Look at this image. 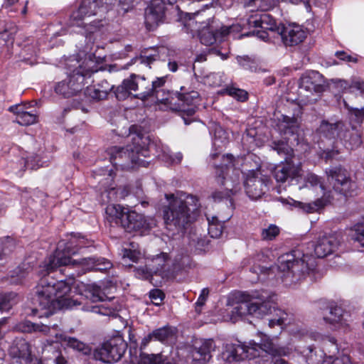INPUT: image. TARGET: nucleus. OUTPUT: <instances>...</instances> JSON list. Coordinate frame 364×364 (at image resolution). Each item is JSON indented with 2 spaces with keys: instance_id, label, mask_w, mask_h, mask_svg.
<instances>
[{
  "instance_id": "nucleus-3",
  "label": "nucleus",
  "mask_w": 364,
  "mask_h": 364,
  "mask_svg": "<svg viewBox=\"0 0 364 364\" xmlns=\"http://www.w3.org/2000/svg\"><path fill=\"white\" fill-rule=\"evenodd\" d=\"M92 242V240H89L80 235H72L66 243L63 241L60 242L53 255L48 257V262L46 264L47 270H53L60 266H75L77 264L87 266L90 269L99 271L110 269L111 262L103 257L82 258L79 261L71 258V256L77 254L80 249L90 247Z\"/></svg>"
},
{
  "instance_id": "nucleus-12",
  "label": "nucleus",
  "mask_w": 364,
  "mask_h": 364,
  "mask_svg": "<svg viewBox=\"0 0 364 364\" xmlns=\"http://www.w3.org/2000/svg\"><path fill=\"white\" fill-rule=\"evenodd\" d=\"M234 157L231 154L223 156V163L220 165L213 163L215 168V173L218 183L225 186L224 191H215L213 193L212 197L215 202L221 201L223 199H228L231 195L237 192L236 187L232 184V182L225 177V171L232 166Z\"/></svg>"
},
{
  "instance_id": "nucleus-43",
  "label": "nucleus",
  "mask_w": 364,
  "mask_h": 364,
  "mask_svg": "<svg viewBox=\"0 0 364 364\" xmlns=\"http://www.w3.org/2000/svg\"><path fill=\"white\" fill-rule=\"evenodd\" d=\"M223 225L218 222V218L213 217L209 221L208 233L212 237L218 238L223 233Z\"/></svg>"
},
{
  "instance_id": "nucleus-54",
  "label": "nucleus",
  "mask_w": 364,
  "mask_h": 364,
  "mask_svg": "<svg viewBox=\"0 0 364 364\" xmlns=\"http://www.w3.org/2000/svg\"><path fill=\"white\" fill-rule=\"evenodd\" d=\"M215 144H216V141L218 140H220L222 144H226L228 141V134L221 127H217L215 129Z\"/></svg>"
},
{
  "instance_id": "nucleus-20",
  "label": "nucleus",
  "mask_w": 364,
  "mask_h": 364,
  "mask_svg": "<svg viewBox=\"0 0 364 364\" xmlns=\"http://www.w3.org/2000/svg\"><path fill=\"white\" fill-rule=\"evenodd\" d=\"M104 6L99 3V0H82L77 11L70 16L71 26H81L80 21L87 16H91L102 12Z\"/></svg>"
},
{
  "instance_id": "nucleus-44",
  "label": "nucleus",
  "mask_w": 364,
  "mask_h": 364,
  "mask_svg": "<svg viewBox=\"0 0 364 364\" xmlns=\"http://www.w3.org/2000/svg\"><path fill=\"white\" fill-rule=\"evenodd\" d=\"M38 121V116L34 113L26 112L18 117H16L15 122L22 126H28L35 124Z\"/></svg>"
},
{
  "instance_id": "nucleus-42",
  "label": "nucleus",
  "mask_w": 364,
  "mask_h": 364,
  "mask_svg": "<svg viewBox=\"0 0 364 364\" xmlns=\"http://www.w3.org/2000/svg\"><path fill=\"white\" fill-rule=\"evenodd\" d=\"M347 133V136L345 139H343V141H345L344 146L346 147V149H353L360 146L362 144L360 134L358 133H350L348 129Z\"/></svg>"
},
{
  "instance_id": "nucleus-17",
  "label": "nucleus",
  "mask_w": 364,
  "mask_h": 364,
  "mask_svg": "<svg viewBox=\"0 0 364 364\" xmlns=\"http://www.w3.org/2000/svg\"><path fill=\"white\" fill-rule=\"evenodd\" d=\"M176 95L179 102V111L186 114L187 116L194 114L200 101L199 93L192 89L191 86L183 85L181 87L180 91L177 92Z\"/></svg>"
},
{
  "instance_id": "nucleus-29",
  "label": "nucleus",
  "mask_w": 364,
  "mask_h": 364,
  "mask_svg": "<svg viewBox=\"0 0 364 364\" xmlns=\"http://www.w3.org/2000/svg\"><path fill=\"white\" fill-rule=\"evenodd\" d=\"M176 338V329L172 327L165 326L154 331L145 337L141 342V346H146L151 340L155 339L162 343H169Z\"/></svg>"
},
{
  "instance_id": "nucleus-30",
  "label": "nucleus",
  "mask_w": 364,
  "mask_h": 364,
  "mask_svg": "<svg viewBox=\"0 0 364 364\" xmlns=\"http://www.w3.org/2000/svg\"><path fill=\"white\" fill-rule=\"evenodd\" d=\"M301 353L306 358L307 364H323L325 360L324 357L326 356L323 350L319 349L316 350L312 346H309L304 348Z\"/></svg>"
},
{
  "instance_id": "nucleus-62",
  "label": "nucleus",
  "mask_w": 364,
  "mask_h": 364,
  "mask_svg": "<svg viewBox=\"0 0 364 364\" xmlns=\"http://www.w3.org/2000/svg\"><path fill=\"white\" fill-rule=\"evenodd\" d=\"M267 31V30L261 28V30H258L257 31H253L252 34L257 35V36L259 38L262 39L264 41H269V33Z\"/></svg>"
},
{
  "instance_id": "nucleus-21",
  "label": "nucleus",
  "mask_w": 364,
  "mask_h": 364,
  "mask_svg": "<svg viewBox=\"0 0 364 364\" xmlns=\"http://www.w3.org/2000/svg\"><path fill=\"white\" fill-rule=\"evenodd\" d=\"M269 181L267 177L261 176L259 171L251 173L245 182L247 196L253 200L259 198L265 193Z\"/></svg>"
},
{
  "instance_id": "nucleus-39",
  "label": "nucleus",
  "mask_w": 364,
  "mask_h": 364,
  "mask_svg": "<svg viewBox=\"0 0 364 364\" xmlns=\"http://www.w3.org/2000/svg\"><path fill=\"white\" fill-rule=\"evenodd\" d=\"M105 84H108L107 81L105 82ZM107 87H105L104 90H100L95 88V87H87L85 90V94L86 96H88L91 99L94 100H102L107 98L109 90L112 88L107 85Z\"/></svg>"
},
{
  "instance_id": "nucleus-8",
  "label": "nucleus",
  "mask_w": 364,
  "mask_h": 364,
  "mask_svg": "<svg viewBox=\"0 0 364 364\" xmlns=\"http://www.w3.org/2000/svg\"><path fill=\"white\" fill-rule=\"evenodd\" d=\"M132 144L126 147L112 146L108 149L110 162L116 168L128 169L133 164L142 165L144 161L141 156L147 157L149 150L141 144L142 137L140 134H136L132 137Z\"/></svg>"
},
{
  "instance_id": "nucleus-57",
  "label": "nucleus",
  "mask_w": 364,
  "mask_h": 364,
  "mask_svg": "<svg viewBox=\"0 0 364 364\" xmlns=\"http://www.w3.org/2000/svg\"><path fill=\"white\" fill-rule=\"evenodd\" d=\"M349 88L358 90V91H360L361 95H363L364 94V81L360 80L357 78H353L351 80Z\"/></svg>"
},
{
  "instance_id": "nucleus-34",
  "label": "nucleus",
  "mask_w": 364,
  "mask_h": 364,
  "mask_svg": "<svg viewBox=\"0 0 364 364\" xmlns=\"http://www.w3.org/2000/svg\"><path fill=\"white\" fill-rule=\"evenodd\" d=\"M271 146L279 155L284 156V160L296 159L294 150L287 142L284 141H274Z\"/></svg>"
},
{
  "instance_id": "nucleus-36",
  "label": "nucleus",
  "mask_w": 364,
  "mask_h": 364,
  "mask_svg": "<svg viewBox=\"0 0 364 364\" xmlns=\"http://www.w3.org/2000/svg\"><path fill=\"white\" fill-rule=\"evenodd\" d=\"M166 80V77H159L156 80L149 81V85L146 86V90H149V97H155L157 100H163L164 98H159V92L162 90Z\"/></svg>"
},
{
  "instance_id": "nucleus-48",
  "label": "nucleus",
  "mask_w": 364,
  "mask_h": 364,
  "mask_svg": "<svg viewBox=\"0 0 364 364\" xmlns=\"http://www.w3.org/2000/svg\"><path fill=\"white\" fill-rule=\"evenodd\" d=\"M43 364H69L67 358L60 351H56L46 363Z\"/></svg>"
},
{
  "instance_id": "nucleus-1",
  "label": "nucleus",
  "mask_w": 364,
  "mask_h": 364,
  "mask_svg": "<svg viewBox=\"0 0 364 364\" xmlns=\"http://www.w3.org/2000/svg\"><path fill=\"white\" fill-rule=\"evenodd\" d=\"M102 26L101 21H95L85 26L87 43L78 54L80 59L73 58L69 60L70 63L75 62L74 64L70 65V66L75 68L65 79L55 84L54 90L56 94L65 97H70L76 95L87 83V80L91 77L92 74L97 71L95 60L92 59L95 56L92 52L95 43L93 36L100 31Z\"/></svg>"
},
{
  "instance_id": "nucleus-18",
  "label": "nucleus",
  "mask_w": 364,
  "mask_h": 364,
  "mask_svg": "<svg viewBox=\"0 0 364 364\" xmlns=\"http://www.w3.org/2000/svg\"><path fill=\"white\" fill-rule=\"evenodd\" d=\"M277 33L286 46H294L301 43L307 35L306 30L296 23L281 24V27L277 28Z\"/></svg>"
},
{
  "instance_id": "nucleus-37",
  "label": "nucleus",
  "mask_w": 364,
  "mask_h": 364,
  "mask_svg": "<svg viewBox=\"0 0 364 364\" xmlns=\"http://www.w3.org/2000/svg\"><path fill=\"white\" fill-rule=\"evenodd\" d=\"M329 316H325L323 319L331 323H343V309L337 305L331 304L329 307Z\"/></svg>"
},
{
  "instance_id": "nucleus-4",
  "label": "nucleus",
  "mask_w": 364,
  "mask_h": 364,
  "mask_svg": "<svg viewBox=\"0 0 364 364\" xmlns=\"http://www.w3.org/2000/svg\"><path fill=\"white\" fill-rule=\"evenodd\" d=\"M275 305L272 297L267 293L243 292L240 295V301L233 307L230 318L232 322L235 323L239 318L247 314L262 318L274 311L277 318L270 319L269 326L272 328L277 325L282 328L286 323L287 314L276 309Z\"/></svg>"
},
{
  "instance_id": "nucleus-28",
  "label": "nucleus",
  "mask_w": 364,
  "mask_h": 364,
  "mask_svg": "<svg viewBox=\"0 0 364 364\" xmlns=\"http://www.w3.org/2000/svg\"><path fill=\"white\" fill-rule=\"evenodd\" d=\"M148 267L154 274H159L162 277L168 275L171 271V259L168 254L161 253L148 261Z\"/></svg>"
},
{
  "instance_id": "nucleus-46",
  "label": "nucleus",
  "mask_w": 364,
  "mask_h": 364,
  "mask_svg": "<svg viewBox=\"0 0 364 364\" xmlns=\"http://www.w3.org/2000/svg\"><path fill=\"white\" fill-rule=\"evenodd\" d=\"M226 92L230 96H232L239 101H245L247 99V92L243 90L235 87H228L226 89Z\"/></svg>"
},
{
  "instance_id": "nucleus-23",
  "label": "nucleus",
  "mask_w": 364,
  "mask_h": 364,
  "mask_svg": "<svg viewBox=\"0 0 364 364\" xmlns=\"http://www.w3.org/2000/svg\"><path fill=\"white\" fill-rule=\"evenodd\" d=\"M318 132L321 136L329 139H339L343 141L348 135L347 129L344 123L338 121L331 123L328 121L323 120L318 129Z\"/></svg>"
},
{
  "instance_id": "nucleus-60",
  "label": "nucleus",
  "mask_w": 364,
  "mask_h": 364,
  "mask_svg": "<svg viewBox=\"0 0 364 364\" xmlns=\"http://www.w3.org/2000/svg\"><path fill=\"white\" fill-rule=\"evenodd\" d=\"M336 56L339 59L347 61V62H356V58L348 55L344 51H337L336 53Z\"/></svg>"
},
{
  "instance_id": "nucleus-11",
  "label": "nucleus",
  "mask_w": 364,
  "mask_h": 364,
  "mask_svg": "<svg viewBox=\"0 0 364 364\" xmlns=\"http://www.w3.org/2000/svg\"><path fill=\"white\" fill-rule=\"evenodd\" d=\"M328 181L335 191L348 197L355 193L356 184L348 176L347 171L341 166L332 167L326 171Z\"/></svg>"
},
{
  "instance_id": "nucleus-40",
  "label": "nucleus",
  "mask_w": 364,
  "mask_h": 364,
  "mask_svg": "<svg viewBox=\"0 0 364 364\" xmlns=\"http://www.w3.org/2000/svg\"><path fill=\"white\" fill-rule=\"evenodd\" d=\"M20 328L23 332H41L44 334L48 333L50 331V327L48 325L34 323L28 321L22 323L20 326Z\"/></svg>"
},
{
  "instance_id": "nucleus-41",
  "label": "nucleus",
  "mask_w": 364,
  "mask_h": 364,
  "mask_svg": "<svg viewBox=\"0 0 364 364\" xmlns=\"http://www.w3.org/2000/svg\"><path fill=\"white\" fill-rule=\"evenodd\" d=\"M16 294L13 292L0 294V311H8L15 304Z\"/></svg>"
},
{
  "instance_id": "nucleus-61",
  "label": "nucleus",
  "mask_w": 364,
  "mask_h": 364,
  "mask_svg": "<svg viewBox=\"0 0 364 364\" xmlns=\"http://www.w3.org/2000/svg\"><path fill=\"white\" fill-rule=\"evenodd\" d=\"M237 62L245 69L250 68V63L252 62L251 59L247 56L237 57Z\"/></svg>"
},
{
  "instance_id": "nucleus-50",
  "label": "nucleus",
  "mask_w": 364,
  "mask_h": 364,
  "mask_svg": "<svg viewBox=\"0 0 364 364\" xmlns=\"http://www.w3.org/2000/svg\"><path fill=\"white\" fill-rule=\"evenodd\" d=\"M153 274L154 272L148 267V263L145 267H139L135 269L136 277L141 279H149L152 277Z\"/></svg>"
},
{
  "instance_id": "nucleus-51",
  "label": "nucleus",
  "mask_w": 364,
  "mask_h": 364,
  "mask_svg": "<svg viewBox=\"0 0 364 364\" xmlns=\"http://www.w3.org/2000/svg\"><path fill=\"white\" fill-rule=\"evenodd\" d=\"M31 107V103H23V104H18L13 106H11L9 108V111L13 112L16 115V117H18L19 115H22L23 113L27 112V109Z\"/></svg>"
},
{
  "instance_id": "nucleus-26",
  "label": "nucleus",
  "mask_w": 364,
  "mask_h": 364,
  "mask_svg": "<svg viewBox=\"0 0 364 364\" xmlns=\"http://www.w3.org/2000/svg\"><path fill=\"white\" fill-rule=\"evenodd\" d=\"M215 348V345L212 339L204 340L200 345L196 346L191 352L194 364H205L211 358V352Z\"/></svg>"
},
{
  "instance_id": "nucleus-33",
  "label": "nucleus",
  "mask_w": 364,
  "mask_h": 364,
  "mask_svg": "<svg viewBox=\"0 0 364 364\" xmlns=\"http://www.w3.org/2000/svg\"><path fill=\"white\" fill-rule=\"evenodd\" d=\"M107 219L110 222L115 223H120L122 224V218L125 215L126 212L120 205L109 204L105 209Z\"/></svg>"
},
{
  "instance_id": "nucleus-45",
  "label": "nucleus",
  "mask_w": 364,
  "mask_h": 364,
  "mask_svg": "<svg viewBox=\"0 0 364 364\" xmlns=\"http://www.w3.org/2000/svg\"><path fill=\"white\" fill-rule=\"evenodd\" d=\"M279 234V228L275 225H270L262 231V237L265 240H272Z\"/></svg>"
},
{
  "instance_id": "nucleus-5",
  "label": "nucleus",
  "mask_w": 364,
  "mask_h": 364,
  "mask_svg": "<svg viewBox=\"0 0 364 364\" xmlns=\"http://www.w3.org/2000/svg\"><path fill=\"white\" fill-rule=\"evenodd\" d=\"M293 351L289 346H279L267 337L262 343H258L251 341L248 345L239 343H227L222 353V358L226 362H237L245 358L253 359L264 354L273 356H288Z\"/></svg>"
},
{
  "instance_id": "nucleus-19",
  "label": "nucleus",
  "mask_w": 364,
  "mask_h": 364,
  "mask_svg": "<svg viewBox=\"0 0 364 364\" xmlns=\"http://www.w3.org/2000/svg\"><path fill=\"white\" fill-rule=\"evenodd\" d=\"M304 180L307 184H309L312 187L318 186L323 193L322 197L318 198L314 203L304 205L303 208L306 213L318 211L331 202V197L330 193L325 191L324 186L319 176L313 173H309L305 176Z\"/></svg>"
},
{
  "instance_id": "nucleus-14",
  "label": "nucleus",
  "mask_w": 364,
  "mask_h": 364,
  "mask_svg": "<svg viewBox=\"0 0 364 364\" xmlns=\"http://www.w3.org/2000/svg\"><path fill=\"white\" fill-rule=\"evenodd\" d=\"M210 21V18H208ZM213 21L205 23L199 33L201 43L205 46L213 45L220 38H223L232 32L240 31L242 28L238 24H232L230 26H221L220 29L213 26Z\"/></svg>"
},
{
  "instance_id": "nucleus-64",
  "label": "nucleus",
  "mask_w": 364,
  "mask_h": 364,
  "mask_svg": "<svg viewBox=\"0 0 364 364\" xmlns=\"http://www.w3.org/2000/svg\"><path fill=\"white\" fill-rule=\"evenodd\" d=\"M352 113L357 118V120L361 122L364 118V109H352Z\"/></svg>"
},
{
  "instance_id": "nucleus-25",
  "label": "nucleus",
  "mask_w": 364,
  "mask_h": 364,
  "mask_svg": "<svg viewBox=\"0 0 364 364\" xmlns=\"http://www.w3.org/2000/svg\"><path fill=\"white\" fill-rule=\"evenodd\" d=\"M247 26L250 29L252 28H260L271 32H277V28L281 27V24L277 26L274 18L268 14H255L251 15L247 19Z\"/></svg>"
},
{
  "instance_id": "nucleus-15",
  "label": "nucleus",
  "mask_w": 364,
  "mask_h": 364,
  "mask_svg": "<svg viewBox=\"0 0 364 364\" xmlns=\"http://www.w3.org/2000/svg\"><path fill=\"white\" fill-rule=\"evenodd\" d=\"M9 355L19 364H38L37 358L32 353L31 345L22 338L14 340L9 348Z\"/></svg>"
},
{
  "instance_id": "nucleus-56",
  "label": "nucleus",
  "mask_w": 364,
  "mask_h": 364,
  "mask_svg": "<svg viewBox=\"0 0 364 364\" xmlns=\"http://www.w3.org/2000/svg\"><path fill=\"white\" fill-rule=\"evenodd\" d=\"M82 309L85 311H90L95 314H100L103 315L107 314L106 312L105 311V309L100 306L84 305Z\"/></svg>"
},
{
  "instance_id": "nucleus-38",
  "label": "nucleus",
  "mask_w": 364,
  "mask_h": 364,
  "mask_svg": "<svg viewBox=\"0 0 364 364\" xmlns=\"http://www.w3.org/2000/svg\"><path fill=\"white\" fill-rule=\"evenodd\" d=\"M55 337L58 342H60L73 349L82 350L84 348V343L75 338L68 336L64 333H57Z\"/></svg>"
},
{
  "instance_id": "nucleus-9",
  "label": "nucleus",
  "mask_w": 364,
  "mask_h": 364,
  "mask_svg": "<svg viewBox=\"0 0 364 364\" xmlns=\"http://www.w3.org/2000/svg\"><path fill=\"white\" fill-rule=\"evenodd\" d=\"M149 85V80L145 77L132 74L116 88L114 93L119 100H124L132 95L135 98L145 100L149 98V90L146 87Z\"/></svg>"
},
{
  "instance_id": "nucleus-2",
  "label": "nucleus",
  "mask_w": 364,
  "mask_h": 364,
  "mask_svg": "<svg viewBox=\"0 0 364 364\" xmlns=\"http://www.w3.org/2000/svg\"><path fill=\"white\" fill-rule=\"evenodd\" d=\"M48 262V260L44 265L46 274L40 280L37 294L34 299L35 306L31 309V313H27L39 318L48 317L56 310L68 309L75 305V301L70 296V280L55 281L53 278H50L48 274L53 270H47Z\"/></svg>"
},
{
  "instance_id": "nucleus-52",
  "label": "nucleus",
  "mask_w": 364,
  "mask_h": 364,
  "mask_svg": "<svg viewBox=\"0 0 364 364\" xmlns=\"http://www.w3.org/2000/svg\"><path fill=\"white\" fill-rule=\"evenodd\" d=\"M149 296L155 305H159L164 299V294L161 290L156 289L150 291Z\"/></svg>"
},
{
  "instance_id": "nucleus-49",
  "label": "nucleus",
  "mask_w": 364,
  "mask_h": 364,
  "mask_svg": "<svg viewBox=\"0 0 364 364\" xmlns=\"http://www.w3.org/2000/svg\"><path fill=\"white\" fill-rule=\"evenodd\" d=\"M14 31L4 29L0 32V51L8 43L12 42L14 38Z\"/></svg>"
},
{
  "instance_id": "nucleus-59",
  "label": "nucleus",
  "mask_w": 364,
  "mask_h": 364,
  "mask_svg": "<svg viewBox=\"0 0 364 364\" xmlns=\"http://www.w3.org/2000/svg\"><path fill=\"white\" fill-rule=\"evenodd\" d=\"M202 11H198L194 13H187L186 14V22L185 23V26H191L192 25V23H193V20L195 18H196L197 17H198L201 14Z\"/></svg>"
},
{
  "instance_id": "nucleus-6",
  "label": "nucleus",
  "mask_w": 364,
  "mask_h": 364,
  "mask_svg": "<svg viewBox=\"0 0 364 364\" xmlns=\"http://www.w3.org/2000/svg\"><path fill=\"white\" fill-rule=\"evenodd\" d=\"M168 204L164 207L163 217L167 229L180 230L191 222V213L198 209V199L186 193L166 194Z\"/></svg>"
},
{
  "instance_id": "nucleus-35",
  "label": "nucleus",
  "mask_w": 364,
  "mask_h": 364,
  "mask_svg": "<svg viewBox=\"0 0 364 364\" xmlns=\"http://www.w3.org/2000/svg\"><path fill=\"white\" fill-rule=\"evenodd\" d=\"M82 288L84 289V296L86 299L90 300L92 302H97L102 300L101 295V289L100 287L96 284H82ZM81 294L83 295L82 293Z\"/></svg>"
},
{
  "instance_id": "nucleus-31",
  "label": "nucleus",
  "mask_w": 364,
  "mask_h": 364,
  "mask_svg": "<svg viewBox=\"0 0 364 364\" xmlns=\"http://www.w3.org/2000/svg\"><path fill=\"white\" fill-rule=\"evenodd\" d=\"M138 364H176L173 362L170 358L163 355L161 353L158 354H146L141 353L140 354L139 360Z\"/></svg>"
},
{
  "instance_id": "nucleus-53",
  "label": "nucleus",
  "mask_w": 364,
  "mask_h": 364,
  "mask_svg": "<svg viewBox=\"0 0 364 364\" xmlns=\"http://www.w3.org/2000/svg\"><path fill=\"white\" fill-rule=\"evenodd\" d=\"M25 164L28 168L31 169H37L44 165V162L41 161L39 156H36L28 159Z\"/></svg>"
},
{
  "instance_id": "nucleus-47",
  "label": "nucleus",
  "mask_w": 364,
  "mask_h": 364,
  "mask_svg": "<svg viewBox=\"0 0 364 364\" xmlns=\"http://www.w3.org/2000/svg\"><path fill=\"white\" fill-rule=\"evenodd\" d=\"M352 237L364 247V223H358L355 225Z\"/></svg>"
},
{
  "instance_id": "nucleus-13",
  "label": "nucleus",
  "mask_w": 364,
  "mask_h": 364,
  "mask_svg": "<svg viewBox=\"0 0 364 364\" xmlns=\"http://www.w3.org/2000/svg\"><path fill=\"white\" fill-rule=\"evenodd\" d=\"M176 0H151L145 9V25L148 30H154L165 18L167 5H173Z\"/></svg>"
},
{
  "instance_id": "nucleus-27",
  "label": "nucleus",
  "mask_w": 364,
  "mask_h": 364,
  "mask_svg": "<svg viewBox=\"0 0 364 364\" xmlns=\"http://www.w3.org/2000/svg\"><path fill=\"white\" fill-rule=\"evenodd\" d=\"M323 76L317 71H309L301 78L300 87L309 92L319 93L323 90Z\"/></svg>"
},
{
  "instance_id": "nucleus-10",
  "label": "nucleus",
  "mask_w": 364,
  "mask_h": 364,
  "mask_svg": "<svg viewBox=\"0 0 364 364\" xmlns=\"http://www.w3.org/2000/svg\"><path fill=\"white\" fill-rule=\"evenodd\" d=\"M127 349V343L120 337H114L103 343L94 351L96 360L111 363L118 361Z\"/></svg>"
},
{
  "instance_id": "nucleus-55",
  "label": "nucleus",
  "mask_w": 364,
  "mask_h": 364,
  "mask_svg": "<svg viewBox=\"0 0 364 364\" xmlns=\"http://www.w3.org/2000/svg\"><path fill=\"white\" fill-rule=\"evenodd\" d=\"M208 292L209 291L208 289H203L201 291V293L196 303V311L198 313H200L201 311V308L205 304V302L208 295Z\"/></svg>"
},
{
  "instance_id": "nucleus-63",
  "label": "nucleus",
  "mask_w": 364,
  "mask_h": 364,
  "mask_svg": "<svg viewBox=\"0 0 364 364\" xmlns=\"http://www.w3.org/2000/svg\"><path fill=\"white\" fill-rule=\"evenodd\" d=\"M283 119L284 122L286 123L285 127L293 129L296 126V120L294 118L284 116Z\"/></svg>"
},
{
  "instance_id": "nucleus-7",
  "label": "nucleus",
  "mask_w": 364,
  "mask_h": 364,
  "mask_svg": "<svg viewBox=\"0 0 364 364\" xmlns=\"http://www.w3.org/2000/svg\"><path fill=\"white\" fill-rule=\"evenodd\" d=\"M309 257L299 250H294L278 258V269L283 272L282 282L290 286L301 280L314 269V262L309 263Z\"/></svg>"
},
{
  "instance_id": "nucleus-58",
  "label": "nucleus",
  "mask_w": 364,
  "mask_h": 364,
  "mask_svg": "<svg viewBox=\"0 0 364 364\" xmlns=\"http://www.w3.org/2000/svg\"><path fill=\"white\" fill-rule=\"evenodd\" d=\"M117 191H116L115 188H110L108 190H105V191L102 193V196L104 197L105 195L107 198V202L115 200L117 199Z\"/></svg>"
},
{
  "instance_id": "nucleus-16",
  "label": "nucleus",
  "mask_w": 364,
  "mask_h": 364,
  "mask_svg": "<svg viewBox=\"0 0 364 364\" xmlns=\"http://www.w3.org/2000/svg\"><path fill=\"white\" fill-rule=\"evenodd\" d=\"M301 163L296 159H286L277 165L273 176L279 183H285L301 176Z\"/></svg>"
},
{
  "instance_id": "nucleus-24",
  "label": "nucleus",
  "mask_w": 364,
  "mask_h": 364,
  "mask_svg": "<svg viewBox=\"0 0 364 364\" xmlns=\"http://www.w3.org/2000/svg\"><path fill=\"white\" fill-rule=\"evenodd\" d=\"M122 225L127 232L146 230L151 228V224L144 215L135 211H127L122 218Z\"/></svg>"
},
{
  "instance_id": "nucleus-32",
  "label": "nucleus",
  "mask_w": 364,
  "mask_h": 364,
  "mask_svg": "<svg viewBox=\"0 0 364 364\" xmlns=\"http://www.w3.org/2000/svg\"><path fill=\"white\" fill-rule=\"evenodd\" d=\"M122 255V263L124 266H130L129 262H137L141 257V252L136 249L133 242L129 244V247H124L120 253Z\"/></svg>"
},
{
  "instance_id": "nucleus-22",
  "label": "nucleus",
  "mask_w": 364,
  "mask_h": 364,
  "mask_svg": "<svg viewBox=\"0 0 364 364\" xmlns=\"http://www.w3.org/2000/svg\"><path fill=\"white\" fill-rule=\"evenodd\" d=\"M340 243L339 235L336 233L320 235L315 244V255L319 258L325 257L334 252Z\"/></svg>"
}]
</instances>
